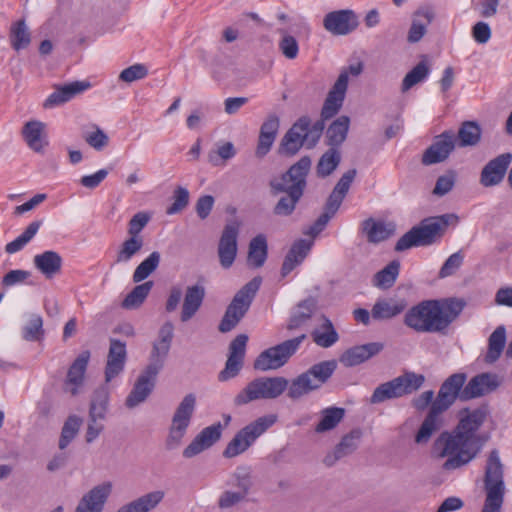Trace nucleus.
Segmentation results:
<instances>
[{
    "instance_id": "nucleus-1",
    "label": "nucleus",
    "mask_w": 512,
    "mask_h": 512,
    "mask_svg": "<svg viewBox=\"0 0 512 512\" xmlns=\"http://www.w3.org/2000/svg\"><path fill=\"white\" fill-rule=\"evenodd\" d=\"M485 412L473 410L462 417L451 432H442L433 444L438 458H446L443 469L456 470L470 463L482 449L477 431L485 420Z\"/></svg>"
},
{
    "instance_id": "nucleus-2",
    "label": "nucleus",
    "mask_w": 512,
    "mask_h": 512,
    "mask_svg": "<svg viewBox=\"0 0 512 512\" xmlns=\"http://www.w3.org/2000/svg\"><path fill=\"white\" fill-rule=\"evenodd\" d=\"M462 309L463 303L457 300H425L406 312L404 324L418 333L444 332Z\"/></svg>"
},
{
    "instance_id": "nucleus-3",
    "label": "nucleus",
    "mask_w": 512,
    "mask_h": 512,
    "mask_svg": "<svg viewBox=\"0 0 512 512\" xmlns=\"http://www.w3.org/2000/svg\"><path fill=\"white\" fill-rule=\"evenodd\" d=\"M311 163L310 157L303 156L281 177L271 180L270 186L273 194H286L274 206L273 212L275 215L288 216L293 213L306 188V177L310 171Z\"/></svg>"
},
{
    "instance_id": "nucleus-4",
    "label": "nucleus",
    "mask_w": 512,
    "mask_h": 512,
    "mask_svg": "<svg viewBox=\"0 0 512 512\" xmlns=\"http://www.w3.org/2000/svg\"><path fill=\"white\" fill-rule=\"evenodd\" d=\"M483 487L485 500L481 512H501L506 487L504 482V467L497 450H492L488 456Z\"/></svg>"
},
{
    "instance_id": "nucleus-5",
    "label": "nucleus",
    "mask_w": 512,
    "mask_h": 512,
    "mask_svg": "<svg viewBox=\"0 0 512 512\" xmlns=\"http://www.w3.org/2000/svg\"><path fill=\"white\" fill-rule=\"evenodd\" d=\"M325 124L321 120L312 123L308 116L300 117L281 140L280 152L292 156L303 146L311 149L320 140Z\"/></svg>"
},
{
    "instance_id": "nucleus-6",
    "label": "nucleus",
    "mask_w": 512,
    "mask_h": 512,
    "mask_svg": "<svg viewBox=\"0 0 512 512\" xmlns=\"http://www.w3.org/2000/svg\"><path fill=\"white\" fill-rule=\"evenodd\" d=\"M261 283V277H254L234 295L219 324L220 332L227 333L238 325L248 312Z\"/></svg>"
},
{
    "instance_id": "nucleus-7",
    "label": "nucleus",
    "mask_w": 512,
    "mask_h": 512,
    "mask_svg": "<svg viewBox=\"0 0 512 512\" xmlns=\"http://www.w3.org/2000/svg\"><path fill=\"white\" fill-rule=\"evenodd\" d=\"M277 421L275 414L258 417L240 429L223 451L225 458H234L246 452L255 441L271 428Z\"/></svg>"
},
{
    "instance_id": "nucleus-8",
    "label": "nucleus",
    "mask_w": 512,
    "mask_h": 512,
    "mask_svg": "<svg viewBox=\"0 0 512 512\" xmlns=\"http://www.w3.org/2000/svg\"><path fill=\"white\" fill-rule=\"evenodd\" d=\"M448 215L425 219L420 225L406 232L396 243V251H405L412 247L427 246L435 242L448 226Z\"/></svg>"
},
{
    "instance_id": "nucleus-9",
    "label": "nucleus",
    "mask_w": 512,
    "mask_h": 512,
    "mask_svg": "<svg viewBox=\"0 0 512 512\" xmlns=\"http://www.w3.org/2000/svg\"><path fill=\"white\" fill-rule=\"evenodd\" d=\"M288 386L283 377H258L250 381L234 398L236 406L246 405L257 400H270L279 397Z\"/></svg>"
},
{
    "instance_id": "nucleus-10",
    "label": "nucleus",
    "mask_w": 512,
    "mask_h": 512,
    "mask_svg": "<svg viewBox=\"0 0 512 512\" xmlns=\"http://www.w3.org/2000/svg\"><path fill=\"white\" fill-rule=\"evenodd\" d=\"M425 378L421 374L406 372L388 382L377 386L371 395L370 403L379 404L390 399L400 398L418 390Z\"/></svg>"
},
{
    "instance_id": "nucleus-11",
    "label": "nucleus",
    "mask_w": 512,
    "mask_h": 512,
    "mask_svg": "<svg viewBox=\"0 0 512 512\" xmlns=\"http://www.w3.org/2000/svg\"><path fill=\"white\" fill-rule=\"evenodd\" d=\"M195 408L196 396L193 393L185 395L176 407L169 427V433L165 441L166 448L168 450H174L182 444L190 426Z\"/></svg>"
},
{
    "instance_id": "nucleus-12",
    "label": "nucleus",
    "mask_w": 512,
    "mask_h": 512,
    "mask_svg": "<svg viewBox=\"0 0 512 512\" xmlns=\"http://www.w3.org/2000/svg\"><path fill=\"white\" fill-rule=\"evenodd\" d=\"M305 339L306 335L301 334L262 351L254 361V369L268 371L281 368L297 352Z\"/></svg>"
},
{
    "instance_id": "nucleus-13",
    "label": "nucleus",
    "mask_w": 512,
    "mask_h": 512,
    "mask_svg": "<svg viewBox=\"0 0 512 512\" xmlns=\"http://www.w3.org/2000/svg\"><path fill=\"white\" fill-rule=\"evenodd\" d=\"M467 375L465 373H454L449 376L441 385L436 399L432 406L442 412L449 409L457 399L462 400L463 389Z\"/></svg>"
},
{
    "instance_id": "nucleus-14",
    "label": "nucleus",
    "mask_w": 512,
    "mask_h": 512,
    "mask_svg": "<svg viewBox=\"0 0 512 512\" xmlns=\"http://www.w3.org/2000/svg\"><path fill=\"white\" fill-rule=\"evenodd\" d=\"M359 26V17L352 9H341L327 13L323 18V27L335 36H345Z\"/></svg>"
},
{
    "instance_id": "nucleus-15",
    "label": "nucleus",
    "mask_w": 512,
    "mask_h": 512,
    "mask_svg": "<svg viewBox=\"0 0 512 512\" xmlns=\"http://www.w3.org/2000/svg\"><path fill=\"white\" fill-rule=\"evenodd\" d=\"M239 229L240 224L233 221L227 223L222 231L218 244V256L221 266L225 269L233 265L237 256Z\"/></svg>"
},
{
    "instance_id": "nucleus-16",
    "label": "nucleus",
    "mask_w": 512,
    "mask_h": 512,
    "mask_svg": "<svg viewBox=\"0 0 512 512\" xmlns=\"http://www.w3.org/2000/svg\"><path fill=\"white\" fill-rule=\"evenodd\" d=\"M248 336L239 334L229 345V355L225 368L219 373L220 381H227L236 377L243 367Z\"/></svg>"
},
{
    "instance_id": "nucleus-17",
    "label": "nucleus",
    "mask_w": 512,
    "mask_h": 512,
    "mask_svg": "<svg viewBox=\"0 0 512 512\" xmlns=\"http://www.w3.org/2000/svg\"><path fill=\"white\" fill-rule=\"evenodd\" d=\"M456 146L454 132L444 131L436 136L434 142L426 149L422 157V163L432 165L445 161Z\"/></svg>"
},
{
    "instance_id": "nucleus-18",
    "label": "nucleus",
    "mask_w": 512,
    "mask_h": 512,
    "mask_svg": "<svg viewBox=\"0 0 512 512\" xmlns=\"http://www.w3.org/2000/svg\"><path fill=\"white\" fill-rule=\"evenodd\" d=\"M348 87V74L346 71H341L332 89L329 91L322 110L321 121L325 124V120L334 117L343 105L345 94Z\"/></svg>"
},
{
    "instance_id": "nucleus-19",
    "label": "nucleus",
    "mask_w": 512,
    "mask_h": 512,
    "mask_svg": "<svg viewBox=\"0 0 512 512\" xmlns=\"http://www.w3.org/2000/svg\"><path fill=\"white\" fill-rule=\"evenodd\" d=\"M512 161L511 153H503L490 160L482 169L480 183L484 187H492L500 184Z\"/></svg>"
},
{
    "instance_id": "nucleus-20",
    "label": "nucleus",
    "mask_w": 512,
    "mask_h": 512,
    "mask_svg": "<svg viewBox=\"0 0 512 512\" xmlns=\"http://www.w3.org/2000/svg\"><path fill=\"white\" fill-rule=\"evenodd\" d=\"M111 492L112 484L110 482H104L93 487L82 496L75 512H102Z\"/></svg>"
},
{
    "instance_id": "nucleus-21",
    "label": "nucleus",
    "mask_w": 512,
    "mask_h": 512,
    "mask_svg": "<svg viewBox=\"0 0 512 512\" xmlns=\"http://www.w3.org/2000/svg\"><path fill=\"white\" fill-rule=\"evenodd\" d=\"M500 385L499 378L493 373H481L474 376L464 387L462 401L481 397L496 390Z\"/></svg>"
},
{
    "instance_id": "nucleus-22",
    "label": "nucleus",
    "mask_w": 512,
    "mask_h": 512,
    "mask_svg": "<svg viewBox=\"0 0 512 512\" xmlns=\"http://www.w3.org/2000/svg\"><path fill=\"white\" fill-rule=\"evenodd\" d=\"M221 433L222 426L220 423H216L204 428L183 450V457L192 458L204 450L210 448L220 439Z\"/></svg>"
},
{
    "instance_id": "nucleus-23",
    "label": "nucleus",
    "mask_w": 512,
    "mask_h": 512,
    "mask_svg": "<svg viewBox=\"0 0 512 512\" xmlns=\"http://www.w3.org/2000/svg\"><path fill=\"white\" fill-rule=\"evenodd\" d=\"M126 356L127 352L125 343L120 340L111 339L105 368L106 382H110L123 371Z\"/></svg>"
},
{
    "instance_id": "nucleus-24",
    "label": "nucleus",
    "mask_w": 512,
    "mask_h": 512,
    "mask_svg": "<svg viewBox=\"0 0 512 512\" xmlns=\"http://www.w3.org/2000/svg\"><path fill=\"white\" fill-rule=\"evenodd\" d=\"M156 378L157 375H151L147 369H144L126 398V406L128 408H135L144 402L153 391Z\"/></svg>"
},
{
    "instance_id": "nucleus-25",
    "label": "nucleus",
    "mask_w": 512,
    "mask_h": 512,
    "mask_svg": "<svg viewBox=\"0 0 512 512\" xmlns=\"http://www.w3.org/2000/svg\"><path fill=\"white\" fill-rule=\"evenodd\" d=\"M383 348L384 345L379 342H371L354 346L342 354L340 362L346 367H353L377 355L383 350Z\"/></svg>"
},
{
    "instance_id": "nucleus-26",
    "label": "nucleus",
    "mask_w": 512,
    "mask_h": 512,
    "mask_svg": "<svg viewBox=\"0 0 512 512\" xmlns=\"http://www.w3.org/2000/svg\"><path fill=\"white\" fill-rule=\"evenodd\" d=\"M205 295V287L200 283L186 288L180 315V320L182 322H188L196 315L202 306Z\"/></svg>"
},
{
    "instance_id": "nucleus-27",
    "label": "nucleus",
    "mask_w": 512,
    "mask_h": 512,
    "mask_svg": "<svg viewBox=\"0 0 512 512\" xmlns=\"http://www.w3.org/2000/svg\"><path fill=\"white\" fill-rule=\"evenodd\" d=\"M90 86L91 84L88 81H74L62 86H57L55 91L45 100L44 106L51 108L62 105L70 101L76 95L89 89Z\"/></svg>"
},
{
    "instance_id": "nucleus-28",
    "label": "nucleus",
    "mask_w": 512,
    "mask_h": 512,
    "mask_svg": "<svg viewBox=\"0 0 512 512\" xmlns=\"http://www.w3.org/2000/svg\"><path fill=\"white\" fill-rule=\"evenodd\" d=\"M433 19L434 11L432 8L426 6L417 9L412 15L407 41L412 44L419 42L427 33V27Z\"/></svg>"
},
{
    "instance_id": "nucleus-29",
    "label": "nucleus",
    "mask_w": 512,
    "mask_h": 512,
    "mask_svg": "<svg viewBox=\"0 0 512 512\" xmlns=\"http://www.w3.org/2000/svg\"><path fill=\"white\" fill-rule=\"evenodd\" d=\"M362 232L369 243L378 244L395 233V225L390 222L368 218L361 224Z\"/></svg>"
},
{
    "instance_id": "nucleus-30",
    "label": "nucleus",
    "mask_w": 512,
    "mask_h": 512,
    "mask_svg": "<svg viewBox=\"0 0 512 512\" xmlns=\"http://www.w3.org/2000/svg\"><path fill=\"white\" fill-rule=\"evenodd\" d=\"M313 245L312 240L300 239L294 242L287 253L281 268V274L286 277L298 265H300L309 254Z\"/></svg>"
},
{
    "instance_id": "nucleus-31",
    "label": "nucleus",
    "mask_w": 512,
    "mask_h": 512,
    "mask_svg": "<svg viewBox=\"0 0 512 512\" xmlns=\"http://www.w3.org/2000/svg\"><path fill=\"white\" fill-rule=\"evenodd\" d=\"M407 307L405 300L393 298L378 299L371 309L372 319L377 321L390 320L401 314Z\"/></svg>"
},
{
    "instance_id": "nucleus-32",
    "label": "nucleus",
    "mask_w": 512,
    "mask_h": 512,
    "mask_svg": "<svg viewBox=\"0 0 512 512\" xmlns=\"http://www.w3.org/2000/svg\"><path fill=\"white\" fill-rule=\"evenodd\" d=\"M33 264L39 272H41L47 279H50L60 273L63 259L58 252L47 250L35 255L33 258Z\"/></svg>"
},
{
    "instance_id": "nucleus-33",
    "label": "nucleus",
    "mask_w": 512,
    "mask_h": 512,
    "mask_svg": "<svg viewBox=\"0 0 512 512\" xmlns=\"http://www.w3.org/2000/svg\"><path fill=\"white\" fill-rule=\"evenodd\" d=\"M22 135L29 148L37 153L42 152L48 144L45 124L41 121L32 120L26 122L22 129Z\"/></svg>"
},
{
    "instance_id": "nucleus-34",
    "label": "nucleus",
    "mask_w": 512,
    "mask_h": 512,
    "mask_svg": "<svg viewBox=\"0 0 512 512\" xmlns=\"http://www.w3.org/2000/svg\"><path fill=\"white\" fill-rule=\"evenodd\" d=\"M360 438L359 431H352L345 435L335 449L324 457V464L328 467L333 466L339 459L351 454L357 448Z\"/></svg>"
},
{
    "instance_id": "nucleus-35",
    "label": "nucleus",
    "mask_w": 512,
    "mask_h": 512,
    "mask_svg": "<svg viewBox=\"0 0 512 512\" xmlns=\"http://www.w3.org/2000/svg\"><path fill=\"white\" fill-rule=\"evenodd\" d=\"M90 359L89 351H83L78 357L74 360L72 365L70 366L67 373V381L68 385H72L73 387L70 389V393L72 395H76L78 393V388L82 385L84 375L87 369V365Z\"/></svg>"
},
{
    "instance_id": "nucleus-36",
    "label": "nucleus",
    "mask_w": 512,
    "mask_h": 512,
    "mask_svg": "<svg viewBox=\"0 0 512 512\" xmlns=\"http://www.w3.org/2000/svg\"><path fill=\"white\" fill-rule=\"evenodd\" d=\"M443 412L437 410L436 407L431 405L430 411L422 422L418 432L415 435V442L417 444H426L431 439L432 435L437 432L441 427L440 415Z\"/></svg>"
},
{
    "instance_id": "nucleus-37",
    "label": "nucleus",
    "mask_w": 512,
    "mask_h": 512,
    "mask_svg": "<svg viewBox=\"0 0 512 512\" xmlns=\"http://www.w3.org/2000/svg\"><path fill=\"white\" fill-rule=\"evenodd\" d=\"M164 497L165 492L163 490H154L122 507L125 512H150L163 501Z\"/></svg>"
},
{
    "instance_id": "nucleus-38",
    "label": "nucleus",
    "mask_w": 512,
    "mask_h": 512,
    "mask_svg": "<svg viewBox=\"0 0 512 512\" xmlns=\"http://www.w3.org/2000/svg\"><path fill=\"white\" fill-rule=\"evenodd\" d=\"M321 319L322 323L312 331L311 336L316 345L329 348L338 341L339 335L328 318L322 316Z\"/></svg>"
},
{
    "instance_id": "nucleus-39",
    "label": "nucleus",
    "mask_w": 512,
    "mask_h": 512,
    "mask_svg": "<svg viewBox=\"0 0 512 512\" xmlns=\"http://www.w3.org/2000/svg\"><path fill=\"white\" fill-rule=\"evenodd\" d=\"M268 253L267 240L262 234L254 237L249 243L247 263L250 267L260 268L264 265Z\"/></svg>"
},
{
    "instance_id": "nucleus-40",
    "label": "nucleus",
    "mask_w": 512,
    "mask_h": 512,
    "mask_svg": "<svg viewBox=\"0 0 512 512\" xmlns=\"http://www.w3.org/2000/svg\"><path fill=\"white\" fill-rule=\"evenodd\" d=\"M349 124L350 119L347 116H340L330 124L326 131L327 145L330 148H337L345 141Z\"/></svg>"
},
{
    "instance_id": "nucleus-41",
    "label": "nucleus",
    "mask_w": 512,
    "mask_h": 512,
    "mask_svg": "<svg viewBox=\"0 0 512 512\" xmlns=\"http://www.w3.org/2000/svg\"><path fill=\"white\" fill-rule=\"evenodd\" d=\"M506 343V330L504 326H498L488 339V350L485 355V362L488 364H493L496 362L505 347Z\"/></svg>"
},
{
    "instance_id": "nucleus-42",
    "label": "nucleus",
    "mask_w": 512,
    "mask_h": 512,
    "mask_svg": "<svg viewBox=\"0 0 512 512\" xmlns=\"http://www.w3.org/2000/svg\"><path fill=\"white\" fill-rule=\"evenodd\" d=\"M399 272L400 262L393 260L374 275L372 283L379 289L387 290L395 284Z\"/></svg>"
},
{
    "instance_id": "nucleus-43",
    "label": "nucleus",
    "mask_w": 512,
    "mask_h": 512,
    "mask_svg": "<svg viewBox=\"0 0 512 512\" xmlns=\"http://www.w3.org/2000/svg\"><path fill=\"white\" fill-rule=\"evenodd\" d=\"M336 368V361L328 360L314 364L305 373L310 376V380L319 389L333 375Z\"/></svg>"
},
{
    "instance_id": "nucleus-44",
    "label": "nucleus",
    "mask_w": 512,
    "mask_h": 512,
    "mask_svg": "<svg viewBox=\"0 0 512 512\" xmlns=\"http://www.w3.org/2000/svg\"><path fill=\"white\" fill-rule=\"evenodd\" d=\"M144 246L142 237L129 236L119 246L115 262L117 264L128 263L135 255H137Z\"/></svg>"
},
{
    "instance_id": "nucleus-45",
    "label": "nucleus",
    "mask_w": 512,
    "mask_h": 512,
    "mask_svg": "<svg viewBox=\"0 0 512 512\" xmlns=\"http://www.w3.org/2000/svg\"><path fill=\"white\" fill-rule=\"evenodd\" d=\"M356 174V169H350L341 176L327 200L331 203L332 208L335 206H341L343 199L348 193L349 188L356 177Z\"/></svg>"
},
{
    "instance_id": "nucleus-46",
    "label": "nucleus",
    "mask_w": 512,
    "mask_h": 512,
    "mask_svg": "<svg viewBox=\"0 0 512 512\" xmlns=\"http://www.w3.org/2000/svg\"><path fill=\"white\" fill-rule=\"evenodd\" d=\"M481 127L474 121H465L458 131V146H476L481 139Z\"/></svg>"
},
{
    "instance_id": "nucleus-47",
    "label": "nucleus",
    "mask_w": 512,
    "mask_h": 512,
    "mask_svg": "<svg viewBox=\"0 0 512 512\" xmlns=\"http://www.w3.org/2000/svg\"><path fill=\"white\" fill-rule=\"evenodd\" d=\"M341 162V153L337 148H329L319 159L316 166V173L319 177L325 178L331 175Z\"/></svg>"
},
{
    "instance_id": "nucleus-48",
    "label": "nucleus",
    "mask_w": 512,
    "mask_h": 512,
    "mask_svg": "<svg viewBox=\"0 0 512 512\" xmlns=\"http://www.w3.org/2000/svg\"><path fill=\"white\" fill-rule=\"evenodd\" d=\"M170 347L171 344L157 340L153 343L152 351L150 354V362L145 368L151 375H158L160 370L163 368L164 362L170 351Z\"/></svg>"
},
{
    "instance_id": "nucleus-49",
    "label": "nucleus",
    "mask_w": 512,
    "mask_h": 512,
    "mask_svg": "<svg viewBox=\"0 0 512 512\" xmlns=\"http://www.w3.org/2000/svg\"><path fill=\"white\" fill-rule=\"evenodd\" d=\"M314 309V299L310 298L300 302L287 324V329L294 330L304 325L311 318Z\"/></svg>"
},
{
    "instance_id": "nucleus-50",
    "label": "nucleus",
    "mask_w": 512,
    "mask_h": 512,
    "mask_svg": "<svg viewBox=\"0 0 512 512\" xmlns=\"http://www.w3.org/2000/svg\"><path fill=\"white\" fill-rule=\"evenodd\" d=\"M109 393L104 387L97 389L90 402L88 417L104 421L108 411Z\"/></svg>"
},
{
    "instance_id": "nucleus-51",
    "label": "nucleus",
    "mask_w": 512,
    "mask_h": 512,
    "mask_svg": "<svg viewBox=\"0 0 512 512\" xmlns=\"http://www.w3.org/2000/svg\"><path fill=\"white\" fill-rule=\"evenodd\" d=\"M43 319L39 314L28 315L27 321L22 328V337L26 341L39 342L44 338Z\"/></svg>"
},
{
    "instance_id": "nucleus-52",
    "label": "nucleus",
    "mask_w": 512,
    "mask_h": 512,
    "mask_svg": "<svg viewBox=\"0 0 512 512\" xmlns=\"http://www.w3.org/2000/svg\"><path fill=\"white\" fill-rule=\"evenodd\" d=\"M345 410L338 407H329L321 411V419L315 427L317 433L334 429L343 419Z\"/></svg>"
},
{
    "instance_id": "nucleus-53",
    "label": "nucleus",
    "mask_w": 512,
    "mask_h": 512,
    "mask_svg": "<svg viewBox=\"0 0 512 512\" xmlns=\"http://www.w3.org/2000/svg\"><path fill=\"white\" fill-rule=\"evenodd\" d=\"M309 377V375L303 372L294 378L290 385L287 386V396L292 400H297L312 391L317 390L316 385L313 384Z\"/></svg>"
},
{
    "instance_id": "nucleus-54",
    "label": "nucleus",
    "mask_w": 512,
    "mask_h": 512,
    "mask_svg": "<svg viewBox=\"0 0 512 512\" xmlns=\"http://www.w3.org/2000/svg\"><path fill=\"white\" fill-rule=\"evenodd\" d=\"M10 41L16 51L28 47L31 42V34L25 20H18L12 24L10 29Z\"/></svg>"
},
{
    "instance_id": "nucleus-55",
    "label": "nucleus",
    "mask_w": 512,
    "mask_h": 512,
    "mask_svg": "<svg viewBox=\"0 0 512 512\" xmlns=\"http://www.w3.org/2000/svg\"><path fill=\"white\" fill-rule=\"evenodd\" d=\"M41 226V221L31 222L26 229L13 241L5 246V251L8 254H14L22 250L37 234Z\"/></svg>"
},
{
    "instance_id": "nucleus-56",
    "label": "nucleus",
    "mask_w": 512,
    "mask_h": 512,
    "mask_svg": "<svg viewBox=\"0 0 512 512\" xmlns=\"http://www.w3.org/2000/svg\"><path fill=\"white\" fill-rule=\"evenodd\" d=\"M153 287L152 281H147L135 286L130 293L127 294L122 302L125 309H135L142 305Z\"/></svg>"
},
{
    "instance_id": "nucleus-57",
    "label": "nucleus",
    "mask_w": 512,
    "mask_h": 512,
    "mask_svg": "<svg viewBox=\"0 0 512 512\" xmlns=\"http://www.w3.org/2000/svg\"><path fill=\"white\" fill-rule=\"evenodd\" d=\"M160 259L161 256L158 251L152 252L134 270L133 282L139 283L148 278L158 268Z\"/></svg>"
},
{
    "instance_id": "nucleus-58",
    "label": "nucleus",
    "mask_w": 512,
    "mask_h": 512,
    "mask_svg": "<svg viewBox=\"0 0 512 512\" xmlns=\"http://www.w3.org/2000/svg\"><path fill=\"white\" fill-rule=\"evenodd\" d=\"M430 73V67L426 60L420 61L412 70H410L402 81L401 89L408 91L413 86L424 81Z\"/></svg>"
},
{
    "instance_id": "nucleus-59",
    "label": "nucleus",
    "mask_w": 512,
    "mask_h": 512,
    "mask_svg": "<svg viewBox=\"0 0 512 512\" xmlns=\"http://www.w3.org/2000/svg\"><path fill=\"white\" fill-rule=\"evenodd\" d=\"M81 424V418L76 415H71L67 418L62 427L61 436L59 440V448L61 450L65 449L69 445V443L75 438L80 429Z\"/></svg>"
},
{
    "instance_id": "nucleus-60",
    "label": "nucleus",
    "mask_w": 512,
    "mask_h": 512,
    "mask_svg": "<svg viewBox=\"0 0 512 512\" xmlns=\"http://www.w3.org/2000/svg\"><path fill=\"white\" fill-rule=\"evenodd\" d=\"M339 207L332 208L329 201L326 202L324 212L317 218L312 226H310L304 233L311 237L317 236L328 224L330 219L336 214Z\"/></svg>"
},
{
    "instance_id": "nucleus-61",
    "label": "nucleus",
    "mask_w": 512,
    "mask_h": 512,
    "mask_svg": "<svg viewBox=\"0 0 512 512\" xmlns=\"http://www.w3.org/2000/svg\"><path fill=\"white\" fill-rule=\"evenodd\" d=\"M236 155V151L233 143L225 142L221 146L217 148L216 151H211L208 154V161L214 165L218 166L221 162L232 159Z\"/></svg>"
},
{
    "instance_id": "nucleus-62",
    "label": "nucleus",
    "mask_w": 512,
    "mask_h": 512,
    "mask_svg": "<svg viewBox=\"0 0 512 512\" xmlns=\"http://www.w3.org/2000/svg\"><path fill=\"white\" fill-rule=\"evenodd\" d=\"M231 485L236 486L238 491L247 495L252 485L251 473L248 467H238L231 478Z\"/></svg>"
},
{
    "instance_id": "nucleus-63",
    "label": "nucleus",
    "mask_w": 512,
    "mask_h": 512,
    "mask_svg": "<svg viewBox=\"0 0 512 512\" xmlns=\"http://www.w3.org/2000/svg\"><path fill=\"white\" fill-rule=\"evenodd\" d=\"M282 38L279 41V50L284 55L285 58L289 60H293L298 56L299 53V45L295 37L292 35L281 32Z\"/></svg>"
},
{
    "instance_id": "nucleus-64",
    "label": "nucleus",
    "mask_w": 512,
    "mask_h": 512,
    "mask_svg": "<svg viewBox=\"0 0 512 512\" xmlns=\"http://www.w3.org/2000/svg\"><path fill=\"white\" fill-rule=\"evenodd\" d=\"M464 261V255L461 251L455 252L451 254L439 271V278L443 279L449 277L456 273V271L461 267Z\"/></svg>"
}]
</instances>
